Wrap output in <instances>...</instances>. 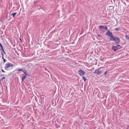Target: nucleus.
Masks as SVG:
<instances>
[{"label": "nucleus", "instance_id": "obj_3", "mask_svg": "<svg viewBox=\"0 0 129 129\" xmlns=\"http://www.w3.org/2000/svg\"><path fill=\"white\" fill-rule=\"evenodd\" d=\"M119 47H120V45H118L116 46H113L112 49L114 51H116L119 49L118 48Z\"/></svg>", "mask_w": 129, "mask_h": 129}, {"label": "nucleus", "instance_id": "obj_10", "mask_svg": "<svg viewBox=\"0 0 129 129\" xmlns=\"http://www.w3.org/2000/svg\"><path fill=\"white\" fill-rule=\"evenodd\" d=\"M26 77V76H22V80L23 81L24 79H25Z\"/></svg>", "mask_w": 129, "mask_h": 129}, {"label": "nucleus", "instance_id": "obj_11", "mask_svg": "<svg viewBox=\"0 0 129 129\" xmlns=\"http://www.w3.org/2000/svg\"><path fill=\"white\" fill-rule=\"evenodd\" d=\"M16 13H12V14L11 15L13 17H14V16H15V15H16Z\"/></svg>", "mask_w": 129, "mask_h": 129}, {"label": "nucleus", "instance_id": "obj_6", "mask_svg": "<svg viewBox=\"0 0 129 129\" xmlns=\"http://www.w3.org/2000/svg\"><path fill=\"white\" fill-rule=\"evenodd\" d=\"M106 35H108L110 37L112 35V33L109 30L107 31L106 33Z\"/></svg>", "mask_w": 129, "mask_h": 129}, {"label": "nucleus", "instance_id": "obj_5", "mask_svg": "<svg viewBox=\"0 0 129 129\" xmlns=\"http://www.w3.org/2000/svg\"><path fill=\"white\" fill-rule=\"evenodd\" d=\"M113 41H114L117 43H118L120 42V39L118 37H115Z\"/></svg>", "mask_w": 129, "mask_h": 129}, {"label": "nucleus", "instance_id": "obj_15", "mask_svg": "<svg viewBox=\"0 0 129 129\" xmlns=\"http://www.w3.org/2000/svg\"><path fill=\"white\" fill-rule=\"evenodd\" d=\"M2 71L3 73H5V72L3 69L1 70Z\"/></svg>", "mask_w": 129, "mask_h": 129}, {"label": "nucleus", "instance_id": "obj_21", "mask_svg": "<svg viewBox=\"0 0 129 129\" xmlns=\"http://www.w3.org/2000/svg\"><path fill=\"white\" fill-rule=\"evenodd\" d=\"M105 29L106 30H107V27H104V29Z\"/></svg>", "mask_w": 129, "mask_h": 129}, {"label": "nucleus", "instance_id": "obj_23", "mask_svg": "<svg viewBox=\"0 0 129 129\" xmlns=\"http://www.w3.org/2000/svg\"><path fill=\"white\" fill-rule=\"evenodd\" d=\"M115 0H114V1H115Z\"/></svg>", "mask_w": 129, "mask_h": 129}, {"label": "nucleus", "instance_id": "obj_4", "mask_svg": "<svg viewBox=\"0 0 129 129\" xmlns=\"http://www.w3.org/2000/svg\"><path fill=\"white\" fill-rule=\"evenodd\" d=\"M78 72L79 73V74L81 76L84 75L85 73V72L81 70H80L78 71Z\"/></svg>", "mask_w": 129, "mask_h": 129}, {"label": "nucleus", "instance_id": "obj_2", "mask_svg": "<svg viewBox=\"0 0 129 129\" xmlns=\"http://www.w3.org/2000/svg\"><path fill=\"white\" fill-rule=\"evenodd\" d=\"M13 66V65L12 64L8 62L5 64V69L6 70H7V69L10 67H12Z\"/></svg>", "mask_w": 129, "mask_h": 129}, {"label": "nucleus", "instance_id": "obj_19", "mask_svg": "<svg viewBox=\"0 0 129 129\" xmlns=\"http://www.w3.org/2000/svg\"><path fill=\"white\" fill-rule=\"evenodd\" d=\"M1 53H2V57H3V55H4V54H3V52H1Z\"/></svg>", "mask_w": 129, "mask_h": 129}, {"label": "nucleus", "instance_id": "obj_16", "mask_svg": "<svg viewBox=\"0 0 129 129\" xmlns=\"http://www.w3.org/2000/svg\"><path fill=\"white\" fill-rule=\"evenodd\" d=\"M23 70L22 69H19L17 71H22H22H23Z\"/></svg>", "mask_w": 129, "mask_h": 129}, {"label": "nucleus", "instance_id": "obj_7", "mask_svg": "<svg viewBox=\"0 0 129 129\" xmlns=\"http://www.w3.org/2000/svg\"><path fill=\"white\" fill-rule=\"evenodd\" d=\"M110 39L111 41H114V39H115V37H114L113 35H112V36H110Z\"/></svg>", "mask_w": 129, "mask_h": 129}, {"label": "nucleus", "instance_id": "obj_18", "mask_svg": "<svg viewBox=\"0 0 129 129\" xmlns=\"http://www.w3.org/2000/svg\"><path fill=\"white\" fill-rule=\"evenodd\" d=\"M5 79V78L4 77H3L2 78V79H1V80H3V79Z\"/></svg>", "mask_w": 129, "mask_h": 129}, {"label": "nucleus", "instance_id": "obj_8", "mask_svg": "<svg viewBox=\"0 0 129 129\" xmlns=\"http://www.w3.org/2000/svg\"><path fill=\"white\" fill-rule=\"evenodd\" d=\"M0 46L2 50L3 51L4 53H5V51L3 49V46H2V45L0 43Z\"/></svg>", "mask_w": 129, "mask_h": 129}, {"label": "nucleus", "instance_id": "obj_20", "mask_svg": "<svg viewBox=\"0 0 129 129\" xmlns=\"http://www.w3.org/2000/svg\"><path fill=\"white\" fill-rule=\"evenodd\" d=\"M107 74V71H106L105 73H104V75H106Z\"/></svg>", "mask_w": 129, "mask_h": 129}, {"label": "nucleus", "instance_id": "obj_1", "mask_svg": "<svg viewBox=\"0 0 129 129\" xmlns=\"http://www.w3.org/2000/svg\"><path fill=\"white\" fill-rule=\"evenodd\" d=\"M102 68H100L99 69L95 70L93 72L94 74H96L98 75H99L101 74L104 71V70H101Z\"/></svg>", "mask_w": 129, "mask_h": 129}, {"label": "nucleus", "instance_id": "obj_17", "mask_svg": "<svg viewBox=\"0 0 129 129\" xmlns=\"http://www.w3.org/2000/svg\"><path fill=\"white\" fill-rule=\"evenodd\" d=\"M119 28H116L115 29V30H119Z\"/></svg>", "mask_w": 129, "mask_h": 129}, {"label": "nucleus", "instance_id": "obj_12", "mask_svg": "<svg viewBox=\"0 0 129 129\" xmlns=\"http://www.w3.org/2000/svg\"><path fill=\"white\" fill-rule=\"evenodd\" d=\"M82 78H83V79L84 80V81H86V78H85V77H84V76H83Z\"/></svg>", "mask_w": 129, "mask_h": 129}, {"label": "nucleus", "instance_id": "obj_9", "mask_svg": "<svg viewBox=\"0 0 129 129\" xmlns=\"http://www.w3.org/2000/svg\"><path fill=\"white\" fill-rule=\"evenodd\" d=\"M99 28L101 29H104V27L103 26L100 25L99 26Z\"/></svg>", "mask_w": 129, "mask_h": 129}, {"label": "nucleus", "instance_id": "obj_13", "mask_svg": "<svg viewBox=\"0 0 129 129\" xmlns=\"http://www.w3.org/2000/svg\"><path fill=\"white\" fill-rule=\"evenodd\" d=\"M22 72H23L26 75H27V74L26 73V71L25 70H23V71H22Z\"/></svg>", "mask_w": 129, "mask_h": 129}, {"label": "nucleus", "instance_id": "obj_14", "mask_svg": "<svg viewBox=\"0 0 129 129\" xmlns=\"http://www.w3.org/2000/svg\"><path fill=\"white\" fill-rule=\"evenodd\" d=\"M2 59L3 60L4 63H5L6 62V59H4V57H2Z\"/></svg>", "mask_w": 129, "mask_h": 129}, {"label": "nucleus", "instance_id": "obj_22", "mask_svg": "<svg viewBox=\"0 0 129 129\" xmlns=\"http://www.w3.org/2000/svg\"><path fill=\"white\" fill-rule=\"evenodd\" d=\"M98 37H100L101 36V35H98Z\"/></svg>", "mask_w": 129, "mask_h": 129}]
</instances>
